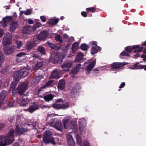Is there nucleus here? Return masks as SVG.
Wrapping results in <instances>:
<instances>
[{"label":"nucleus","instance_id":"obj_1","mask_svg":"<svg viewBox=\"0 0 146 146\" xmlns=\"http://www.w3.org/2000/svg\"><path fill=\"white\" fill-rule=\"evenodd\" d=\"M14 130L11 129L6 136H0V146H5L11 144L14 140Z\"/></svg>","mask_w":146,"mask_h":146},{"label":"nucleus","instance_id":"obj_2","mask_svg":"<svg viewBox=\"0 0 146 146\" xmlns=\"http://www.w3.org/2000/svg\"><path fill=\"white\" fill-rule=\"evenodd\" d=\"M18 81L16 80L13 81L11 84L10 89L11 90H17L20 96H21L23 95L25 91L27 89L28 82L27 81H25L21 83L18 86L17 89H16L15 88L18 84Z\"/></svg>","mask_w":146,"mask_h":146},{"label":"nucleus","instance_id":"obj_3","mask_svg":"<svg viewBox=\"0 0 146 146\" xmlns=\"http://www.w3.org/2000/svg\"><path fill=\"white\" fill-rule=\"evenodd\" d=\"M52 134L49 131H46L44 132L43 137V141L46 144L49 143L51 142L53 145H55L56 143L54 137L51 136Z\"/></svg>","mask_w":146,"mask_h":146},{"label":"nucleus","instance_id":"obj_4","mask_svg":"<svg viewBox=\"0 0 146 146\" xmlns=\"http://www.w3.org/2000/svg\"><path fill=\"white\" fill-rule=\"evenodd\" d=\"M70 106V104L66 102L65 104L63 103V100L59 99L56 102L52 105V107L56 109H66Z\"/></svg>","mask_w":146,"mask_h":146},{"label":"nucleus","instance_id":"obj_5","mask_svg":"<svg viewBox=\"0 0 146 146\" xmlns=\"http://www.w3.org/2000/svg\"><path fill=\"white\" fill-rule=\"evenodd\" d=\"M42 39V37H36L34 38L33 41L27 42L26 45V48L28 50L32 49L36 45L39 44Z\"/></svg>","mask_w":146,"mask_h":146},{"label":"nucleus","instance_id":"obj_6","mask_svg":"<svg viewBox=\"0 0 146 146\" xmlns=\"http://www.w3.org/2000/svg\"><path fill=\"white\" fill-rule=\"evenodd\" d=\"M96 63V61L95 60H92L90 59L85 62L84 63V66L86 67L85 70L86 73L88 74L90 71L94 67Z\"/></svg>","mask_w":146,"mask_h":146},{"label":"nucleus","instance_id":"obj_7","mask_svg":"<svg viewBox=\"0 0 146 146\" xmlns=\"http://www.w3.org/2000/svg\"><path fill=\"white\" fill-rule=\"evenodd\" d=\"M126 64H127L125 62H114L111 64V70L112 71H115L114 73H116L119 68H122Z\"/></svg>","mask_w":146,"mask_h":146},{"label":"nucleus","instance_id":"obj_8","mask_svg":"<svg viewBox=\"0 0 146 146\" xmlns=\"http://www.w3.org/2000/svg\"><path fill=\"white\" fill-rule=\"evenodd\" d=\"M143 47V46L139 47V45H134L133 46H129L126 47V50L128 52H131L133 49H136L133 52L134 53H139L142 52Z\"/></svg>","mask_w":146,"mask_h":146},{"label":"nucleus","instance_id":"obj_9","mask_svg":"<svg viewBox=\"0 0 146 146\" xmlns=\"http://www.w3.org/2000/svg\"><path fill=\"white\" fill-rule=\"evenodd\" d=\"M90 44L92 46L91 53L92 55L96 53L98 51H100L101 50V48L100 47L97 46L96 42L92 41L90 42Z\"/></svg>","mask_w":146,"mask_h":146},{"label":"nucleus","instance_id":"obj_10","mask_svg":"<svg viewBox=\"0 0 146 146\" xmlns=\"http://www.w3.org/2000/svg\"><path fill=\"white\" fill-rule=\"evenodd\" d=\"M24 124H20L16 126L15 131L17 135L22 134L24 133L27 132L29 129L23 127Z\"/></svg>","mask_w":146,"mask_h":146},{"label":"nucleus","instance_id":"obj_11","mask_svg":"<svg viewBox=\"0 0 146 146\" xmlns=\"http://www.w3.org/2000/svg\"><path fill=\"white\" fill-rule=\"evenodd\" d=\"M69 119L67 118L64 119L63 122L64 127L66 129H73L76 127V123L73 121L70 122Z\"/></svg>","mask_w":146,"mask_h":146},{"label":"nucleus","instance_id":"obj_12","mask_svg":"<svg viewBox=\"0 0 146 146\" xmlns=\"http://www.w3.org/2000/svg\"><path fill=\"white\" fill-rule=\"evenodd\" d=\"M22 100L18 99L17 102L21 106H25L28 104L29 100L27 96H24Z\"/></svg>","mask_w":146,"mask_h":146},{"label":"nucleus","instance_id":"obj_13","mask_svg":"<svg viewBox=\"0 0 146 146\" xmlns=\"http://www.w3.org/2000/svg\"><path fill=\"white\" fill-rule=\"evenodd\" d=\"M33 28L32 26L26 25L23 28L22 32L24 34H30L34 31Z\"/></svg>","mask_w":146,"mask_h":146},{"label":"nucleus","instance_id":"obj_14","mask_svg":"<svg viewBox=\"0 0 146 146\" xmlns=\"http://www.w3.org/2000/svg\"><path fill=\"white\" fill-rule=\"evenodd\" d=\"M63 58V56H60V54H56L53 60V62L54 64L60 63L62 62Z\"/></svg>","mask_w":146,"mask_h":146},{"label":"nucleus","instance_id":"obj_15","mask_svg":"<svg viewBox=\"0 0 146 146\" xmlns=\"http://www.w3.org/2000/svg\"><path fill=\"white\" fill-rule=\"evenodd\" d=\"M3 50L6 54L9 55L12 54L14 50V46H13L7 47L4 46Z\"/></svg>","mask_w":146,"mask_h":146},{"label":"nucleus","instance_id":"obj_16","mask_svg":"<svg viewBox=\"0 0 146 146\" xmlns=\"http://www.w3.org/2000/svg\"><path fill=\"white\" fill-rule=\"evenodd\" d=\"M21 77L23 78L27 75L29 72V70L26 67L21 69L19 71Z\"/></svg>","mask_w":146,"mask_h":146},{"label":"nucleus","instance_id":"obj_17","mask_svg":"<svg viewBox=\"0 0 146 146\" xmlns=\"http://www.w3.org/2000/svg\"><path fill=\"white\" fill-rule=\"evenodd\" d=\"M12 37H3V44L4 46L10 44L11 42Z\"/></svg>","mask_w":146,"mask_h":146},{"label":"nucleus","instance_id":"obj_18","mask_svg":"<svg viewBox=\"0 0 146 146\" xmlns=\"http://www.w3.org/2000/svg\"><path fill=\"white\" fill-rule=\"evenodd\" d=\"M18 27L17 22L13 21L12 22L10 27V31L11 32H13L16 30Z\"/></svg>","mask_w":146,"mask_h":146},{"label":"nucleus","instance_id":"obj_19","mask_svg":"<svg viewBox=\"0 0 146 146\" xmlns=\"http://www.w3.org/2000/svg\"><path fill=\"white\" fill-rule=\"evenodd\" d=\"M72 65V63L71 62H68L62 66V70L65 71H68Z\"/></svg>","mask_w":146,"mask_h":146},{"label":"nucleus","instance_id":"obj_20","mask_svg":"<svg viewBox=\"0 0 146 146\" xmlns=\"http://www.w3.org/2000/svg\"><path fill=\"white\" fill-rule=\"evenodd\" d=\"M6 93L5 91L3 90L0 94V107L1 108L3 106V102L5 100Z\"/></svg>","mask_w":146,"mask_h":146},{"label":"nucleus","instance_id":"obj_21","mask_svg":"<svg viewBox=\"0 0 146 146\" xmlns=\"http://www.w3.org/2000/svg\"><path fill=\"white\" fill-rule=\"evenodd\" d=\"M60 75L58 71L55 70H53L51 73L50 78L58 79L60 78Z\"/></svg>","mask_w":146,"mask_h":146},{"label":"nucleus","instance_id":"obj_22","mask_svg":"<svg viewBox=\"0 0 146 146\" xmlns=\"http://www.w3.org/2000/svg\"><path fill=\"white\" fill-rule=\"evenodd\" d=\"M67 141L70 146H74L75 142L73 139L72 137L70 134H68L67 135Z\"/></svg>","mask_w":146,"mask_h":146},{"label":"nucleus","instance_id":"obj_23","mask_svg":"<svg viewBox=\"0 0 146 146\" xmlns=\"http://www.w3.org/2000/svg\"><path fill=\"white\" fill-rule=\"evenodd\" d=\"M38 105L37 104L34 103L33 104H31L30 105L28 110L30 112L32 113L35 110L38 109Z\"/></svg>","mask_w":146,"mask_h":146},{"label":"nucleus","instance_id":"obj_24","mask_svg":"<svg viewBox=\"0 0 146 146\" xmlns=\"http://www.w3.org/2000/svg\"><path fill=\"white\" fill-rule=\"evenodd\" d=\"M13 76L15 80L17 81H19L22 78L19 71H16L14 72L13 74Z\"/></svg>","mask_w":146,"mask_h":146},{"label":"nucleus","instance_id":"obj_25","mask_svg":"<svg viewBox=\"0 0 146 146\" xmlns=\"http://www.w3.org/2000/svg\"><path fill=\"white\" fill-rule=\"evenodd\" d=\"M65 86V82L64 80H60L58 84V88L59 90H63L64 89Z\"/></svg>","mask_w":146,"mask_h":146},{"label":"nucleus","instance_id":"obj_26","mask_svg":"<svg viewBox=\"0 0 146 146\" xmlns=\"http://www.w3.org/2000/svg\"><path fill=\"white\" fill-rule=\"evenodd\" d=\"M84 55L82 52L78 53L77 54L75 59V62H79L83 59Z\"/></svg>","mask_w":146,"mask_h":146},{"label":"nucleus","instance_id":"obj_27","mask_svg":"<svg viewBox=\"0 0 146 146\" xmlns=\"http://www.w3.org/2000/svg\"><path fill=\"white\" fill-rule=\"evenodd\" d=\"M79 44L77 42H74L72 44V52L73 53H76L78 50Z\"/></svg>","mask_w":146,"mask_h":146},{"label":"nucleus","instance_id":"obj_28","mask_svg":"<svg viewBox=\"0 0 146 146\" xmlns=\"http://www.w3.org/2000/svg\"><path fill=\"white\" fill-rule=\"evenodd\" d=\"M45 64V60H43L42 61L38 62L35 65L34 69L36 70H38L40 68Z\"/></svg>","mask_w":146,"mask_h":146},{"label":"nucleus","instance_id":"obj_29","mask_svg":"<svg viewBox=\"0 0 146 146\" xmlns=\"http://www.w3.org/2000/svg\"><path fill=\"white\" fill-rule=\"evenodd\" d=\"M54 80H51L48 81L45 85H43L42 87L43 88H45L46 87L49 86H53L54 84Z\"/></svg>","mask_w":146,"mask_h":146},{"label":"nucleus","instance_id":"obj_30","mask_svg":"<svg viewBox=\"0 0 146 146\" xmlns=\"http://www.w3.org/2000/svg\"><path fill=\"white\" fill-rule=\"evenodd\" d=\"M55 126L56 129L61 131L62 128V125L61 122L56 121L55 123Z\"/></svg>","mask_w":146,"mask_h":146},{"label":"nucleus","instance_id":"obj_31","mask_svg":"<svg viewBox=\"0 0 146 146\" xmlns=\"http://www.w3.org/2000/svg\"><path fill=\"white\" fill-rule=\"evenodd\" d=\"M32 10L31 9H28L26 11H22L20 13V15L21 16L24 13L25 15H29L32 13Z\"/></svg>","mask_w":146,"mask_h":146},{"label":"nucleus","instance_id":"obj_32","mask_svg":"<svg viewBox=\"0 0 146 146\" xmlns=\"http://www.w3.org/2000/svg\"><path fill=\"white\" fill-rule=\"evenodd\" d=\"M59 19H55L50 20L47 22V23L50 25H53L56 24L59 21Z\"/></svg>","mask_w":146,"mask_h":146},{"label":"nucleus","instance_id":"obj_33","mask_svg":"<svg viewBox=\"0 0 146 146\" xmlns=\"http://www.w3.org/2000/svg\"><path fill=\"white\" fill-rule=\"evenodd\" d=\"M48 31H43L40 32V33L36 36H47Z\"/></svg>","mask_w":146,"mask_h":146},{"label":"nucleus","instance_id":"obj_34","mask_svg":"<svg viewBox=\"0 0 146 146\" xmlns=\"http://www.w3.org/2000/svg\"><path fill=\"white\" fill-rule=\"evenodd\" d=\"M37 50L41 53L42 56L46 54L45 49L42 46H38Z\"/></svg>","mask_w":146,"mask_h":146},{"label":"nucleus","instance_id":"obj_35","mask_svg":"<svg viewBox=\"0 0 146 146\" xmlns=\"http://www.w3.org/2000/svg\"><path fill=\"white\" fill-rule=\"evenodd\" d=\"M89 48V46L85 43L82 44L80 46L81 49L84 51H87Z\"/></svg>","mask_w":146,"mask_h":146},{"label":"nucleus","instance_id":"obj_36","mask_svg":"<svg viewBox=\"0 0 146 146\" xmlns=\"http://www.w3.org/2000/svg\"><path fill=\"white\" fill-rule=\"evenodd\" d=\"M53 97L51 94L47 95L44 97V99L46 101H49L52 100Z\"/></svg>","mask_w":146,"mask_h":146},{"label":"nucleus","instance_id":"obj_37","mask_svg":"<svg viewBox=\"0 0 146 146\" xmlns=\"http://www.w3.org/2000/svg\"><path fill=\"white\" fill-rule=\"evenodd\" d=\"M4 60L3 54L0 51V67L3 64Z\"/></svg>","mask_w":146,"mask_h":146},{"label":"nucleus","instance_id":"obj_38","mask_svg":"<svg viewBox=\"0 0 146 146\" xmlns=\"http://www.w3.org/2000/svg\"><path fill=\"white\" fill-rule=\"evenodd\" d=\"M86 123L85 119L83 118L80 119L79 120V125H82V126H85Z\"/></svg>","mask_w":146,"mask_h":146},{"label":"nucleus","instance_id":"obj_39","mask_svg":"<svg viewBox=\"0 0 146 146\" xmlns=\"http://www.w3.org/2000/svg\"><path fill=\"white\" fill-rule=\"evenodd\" d=\"M144 66L143 65H141L138 64H135L134 65L132 68L133 69H139L141 68H143L144 67Z\"/></svg>","mask_w":146,"mask_h":146},{"label":"nucleus","instance_id":"obj_40","mask_svg":"<svg viewBox=\"0 0 146 146\" xmlns=\"http://www.w3.org/2000/svg\"><path fill=\"white\" fill-rule=\"evenodd\" d=\"M17 102L14 101H13L10 102H9L8 104V106L9 107H13L16 106H17Z\"/></svg>","mask_w":146,"mask_h":146},{"label":"nucleus","instance_id":"obj_41","mask_svg":"<svg viewBox=\"0 0 146 146\" xmlns=\"http://www.w3.org/2000/svg\"><path fill=\"white\" fill-rule=\"evenodd\" d=\"M87 12H91L92 13H95L96 11V9L94 7H90L86 9Z\"/></svg>","mask_w":146,"mask_h":146},{"label":"nucleus","instance_id":"obj_42","mask_svg":"<svg viewBox=\"0 0 146 146\" xmlns=\"http://www.w3.org/2000/svg\"><path fill=\"white\" fill-rule=\"evenodd\" d=\"M8 23L4 18H3L1 22V24L3 27H6L7 26Z\"/></svg>","mask_w":146,"mask_h":146},{"label":"nucleus","instance_id":"obj_43","mask_svg":"<svg viewBox=\"0 0 146 146\" xmlns=\"http://www.w3.org/2000/svg\"><path fill=\"white\" fill-rule=\"evenodd\" d=\"M46 44H48L49 47L52 49H54L55 48V45L49 41L46 42Z\"/></svg>","mask_w":146,"mask_h":146},{"label":"nucleus","instance_id":"obj_44","mask_svg":"<svg viewBox=\"0 0 146 146\" xmlns=\"http://www.w3.org/2000/svg\"><path fill=\"white\" fill-rule=\"evenodd\" d=\"M122 56H129V54L125 51H123L120 54V58H123V57H121Z\"/></svg>","mask_w":146,"mask_h":146},{"label":"nucleus","instance_id":"obj_45","mask_svg":"<svg viewBox=\"0 0 146 146\" xmlns=\"http://www.w3.org/2000/svg\"><path fill=\"white\" fill-rule=\"evenodd\" d=\"M4 18L7 21L8 23L11 21L13 20L12 16H7L6 17H4Z\"/></svg>","mask_w":146,"mask_h":146},{"label":"nucleus","instance_id":"obj_46","mask_svg":"<svg viewBox=\"0 0 146 146\" xmlns=\"http://www.w3.org/2000/svg\"><path fill=\"white\" fill-rule=\"evenodd\" d=\"M17 44V48H19L21 47L22 46L23 44L21 41L20 40H17L16 42Z\"/></svg>","mask_w":146,"mask_h":146},{"label":"nucleus","instance_id":"obj_47","mask_svg":"<svg viewBox=\"0 0 146 146\" xmlns=\"http://www.w3.org/2000/svg\"><path fill=\"white\" fill-rule=\"evenodd\" d=\"M41 26V24L39 23H37L36 24L34 25L33 26H32L33 27V30L34 31L36 28H38L40 27Z\"/></svg>","mask_w":146,"mask_h":146},{"label":"nucleus","instance_id":"obj_48","mask_svg":"<svg viewBox=\"0 0 146 146\" xmlns=\"http://www.w3.org/2000/svg\"><path fill=\"white\" fill-rule=\"evenodd\" d=\"M25 55L26 54L25 52H21L18 53L17 54V57H22L23 56Z\"/></svg>","mask_w":146,"mask_h":146},{"label":"nucleus","instance_id":"obj_49","mask_svg":"<svg viewBox=\"0 0 146 146\" xmlns=\"http://www.w3.org/2000/svg\"><path fill=\"white\" fill-rule=\"evenodd\" d=\"M77 143L79 144H80L82 143V141L79 135H78L76 137V138Z\"/></svg>","mask_w":146,"mask_h":146},{"label":"nucleus","instance_id":"obj_50","mask_svg":"<svg viewBox=\"0 0 146 146\" xmlns=\"http://www.w3.org/2000/svg\"><path fill=\"white\" fill-rule=\"evenodd\" d=\"M55 40L56 41L59 42L60 43L62 42L63 40L61 37H55Z\"/></svg>","mask_w":146,"mask_h":146},{"label":"nucleus","instance_id":"obj_51","mask_svg":"<svg viewBox=\"0 0 146 146\" xmlns=\"http://www.w3.org/2000/svg\"><path fill=\"white\" fill-rule=\"evenodd\" d=\"M79 71L78 69H77V68H73L71 70V72L72 73L74 74H76Z\"/></svg>","mask_w":146,"mask_h":146},{"label":"nucleus","instance_id":"obj_52","mask_svg":"<svg viewBox=\"0 0 146 146\" xmlns=\"http://www.w3.org/2000/svg\"><path fill=\"white\" fill-rule=\"evenodd\" d=\"M79 130L80 133H82L84 130L85 126H82V125H79Z\"/></svg>","mask_w":146,"mask_h":146},{"label":"nucleus","instance_id":"obj_53","mask_svg":"<svg viewBox=\"0 0 146 146\" xmlns=\"http://www.w3.org/2000/svg\"><path fill=\"white\" fill-rule=\"evenodd\" d=\"M84 146H90L88 141L87 140H84L83 141Z\"/></svg>","mask_w":146,"mask_h":146},{"label":"nucleus","instance_id":"obj_54","mask_svg":"<svg viewBox=\"0 0 146 146\" xmlns=\"http://www.w3.org/2000/svg\"><path fill=\"white\" fill-rule=\"evenodd\" d=\"M40 19L41 21L43 22H45L46 21V19L45 17L44 16H41L40 17Z\"/></svg>","mask_w":146,"mask_h":146},{"label":"nucleus","instance_id":"obj_55","mask_svg":"<svg viewBox=\"0 0 146 146\" xmlns=\"http://www.w3.org/2000/svg\"><path fill=\"white\" fill-rule=\"evenodd\" d=\"M81 15L84 17H86L87 16V13L85 11H82L81 13Z\"/></svg>","mask_w":146,"mask_h":146},{"label":"nucleus","instance_id":"obj_56","mask_svg":"<svg viewBox=\"0 0 146 146\" xmlns=\"http://www.w3.org/2000/svg\"><path fill=\"white\" fill-rule=\"evenodd\" d=\"M54 122V119H51L50 121L48 123V124L50 126H52L53 125Z\"/></svg>","mask_w":146,"mask_h":146},{"label":"nucleus","instance_id":"obj_57","mask_svg":"<svg viewBox=\"0 0 146 146\" xmlns=\"http://www.w3.org/2000/svg\"><path fill=\"white\" fill-rule=\"evenodd\" d=\"M4 32L3 30L0 28V36H3Z\"/></svg>","mask_w":146,"mask_h":146},{"label":"nucleus","instance_id":"obj_58","mask_svg":"<svg viewBox=\"0 0 146 146\" xmlns=\"http://www.w3.org/2000/svg\"><path fill=\"white\" fill-rule=\"evenodd\" d=\"M28 23L30 24H32L33 23V21L31 19H29L28 21Z\"/></svg>","mask_w":146,"mask_h":146},{"label":"nucleus","instance_id":"obj_59","mask_svg":"<svg viewBox=\"0 0 146 146\" xmlns=\"http://www.w3.org/2000/svg\"><path fill=\"white\" fill-rule=\"evenodd\" d=\"M39 57H40V56L39 55H38L37 54H34L33 55L32 57H33V58H37L38 59H39Z\"/></svg>","mask_w":146,"mask_h":146},{"label":"nucleus","instance_id":"obj_60","mask_svg":"<svg viewBox=\"0 0 146 146\" xmlns=\"http://www.w3.org/2000/svg\"><path fill=\"white\" fill-rule=\"evenodd\" d=\"M4 36H12L10 33L9 32H7L5 34Z\"/></svg>","mask_w":146,"mask_h":146},{"label":"nucleus","instance_id":"obj_61","mask_svg":"<svg viewBox=\"0 0 146 146\" xmlns=\"http://www.w3.org/2000/svg\"><path fill=\"white\" fill-rule=\"evenodd\" d=\"M125 85V82H122L121 83V84L120 86H119V88H123Z\"/></svg>","mask_w":146,"mask_h":146},{"label":"nucleus","instance_id":"obj_62","mask_svg":"<svg viewBox=\"0 0 146 146\" xmlns=\"http://www.w3.org/2000/svg\"><path fill=\"white\" fill-rule=\"evenodd\" d=\"M81 66V64H78L76 65L75 68H77V69H78V70H79L80 68V67Z\"/></svg>","mask_w":146,"mask_h":146},{"label":"nucleus","instance_id":"obj_63","mask_svg":"<svg viewBox=\"0 0 146 146\" xmlns=\"http://www.w3.org/2000/svg\"><path fill=\"white\" fill-rule=\"evenodd\" d=\"M5 126L2 123H0V130L3 128Z\"/></svg>","mask_w":146,"mask_h":146},{"label":"nucleus","instance_id":"obj_64","mask_svg":"<svg viewBox=\"0 0 146 146\" xmlns=\"http://www.w3.org/2000/svg\"><path fill=\"white\" fill-rule=\"evenodd\" d=\"M12 146H20L18 143H13Z\"/></svg>","mask_w":146,"mask_h":146}]
</instances>
